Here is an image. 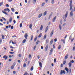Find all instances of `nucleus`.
<instances>
[{"label":"nucleus","instance_id":"obj_20","mask_svg":"<svg viewBox=\"0 0 75 75\" xmlns=\"http://www.w3.org/2000/svg\"><path fill=\"white\" fill-rule=\"evenodd\" d=\"M59 28L60 30H61V29H62V26H61V24L59 25Z\"/></svg>","mask_w":75,"mask_h":75},{"label":"nucleus","instance_id":"obj_15","mask_svg":"<svg viewBox=\"0 0 75 75\" xmlns=\"http://www.w3.org/2000/svg\"><path fill=\"white\" fill-rule=\"evenodd\" d=\"M9 23H11L12 21V18L11 17L10 18H9Z\"/></svg>","mask_w":75,"mask_h":75},{"label":"nucleus","instance_id":"obj_49","mask_svg":"<svg viewBox=\"0 0 75 75\" xmlns=\"http://www.w3.org/2000/svg\"><path fill=\"white\" fill-rule=\"evenodd\" d=\"M36 48V45H35L34 47H33V49H34V50H35V48Z\"/></svg>","mask_w":75,"mask_h":75},{"label":"nucleus","instance_id":"obj_6","mask_svg":"<svg viewBox=\"0 0 75 75\" xmlns=\"http://www.w3.org/2000/svg\"><path fill=\"white\" fill-rule=\"evenodd\" d=\"M68 11H67L65 15V18H67L68 16Z\"/></svg>","mask_w":75,"mask_h":75},{"label":"nucleus","instance_id":"obj_26","mask_svg":"<svg viewBox=\"0 0 75 75\" xmlns=\"http://www.w3.org/2000/svg\"><path fill=\"white\" fill-rule=\"evenodd\" d=\"M33 39V35H32L31 36V38H30V40L31 41Z\"/></svg>","mask_w":75,"mask_h":75},{"label":"nucleus","instance_id":"obj_41","mask_svg":"<svg viewBox=\"0 0 75 75\" xmlns=\"http://www.w3.org/2000/svg\"><path fill=\"white\" fill-rule=\"evenodd\" d=\"M66 63V61H64L63 62V65H65Z\"/></svg>","mask_w":75,"mask_h":75},{"label":"nucleus","instance_id":"obj_16","mask_svg":"<svg viewBox=\"0 0 75 75\" xmlns=\"http://www.w3.org/2000/svg\"><path fill=\"white\" fill-rule=\"evenodd\" d=\"M68 54H66V55L65 56V59H67V58H68Z\"/></svg>","mask_w":75,"mask_h":75},{"label":"nucleus","instance_id":"obj_32","mask_svg":"<svg viewBox=\"0 0 75 75\" xmlns=\"http://www.w3.org/2000/svg\"><path fill=\"white\" fill-rule=\"evenodd\" d=\"M11 10L13 12H14V8H11Z\"/></svg>","mask_w":75,"mask_h":75},{"label":"nucleus","instance_id":"obj_29","mask_svg":"<svg viewBox=\"0 0 75 75\" xmlns=\"http://www.w3.org/2000/svg\"><path fill=\"white\" fill-rule=\"evenodd\" d=\"M23 75H30V74H28L27 72H26Z\"/></svg>","mask_w":75,"mask_h":75},{"label":"nucleus","instance_id":"obj_59","mask_svg":"<svg viewBox=\"0 0 75 75\" xmlns=\"http://www.w3.org/2000/svg\"><path fill=\"white\" fill-rule=\"evenodd\" d=\"M10 47L11 48H12V49H13V48H14V47H13V46H10Z\"/></svg>","mask_w":75,"mask_h":75},{"label":"nucleus","instance_id":"obj_27","mask_svg":"<svg viewBox=\"0 0 75 75\" xmlns=\"http://www.w3.org/2000/svg\"><path fill=\"white\" fill-rule=\"evenodd\" d=\"M25 41H26V40L25 39H24L23 42H22L23 43H25Z\"/></svg>","mask_w":75,"mask_h":75},{"label":"nucleus","instance_id":"obj_19","mask_svg":"<svg viewBox=\"0 0 75 75\" xmlns=\"http://www.w3.org/2000/svg\"><path fill=\"white\" fill-rule=\"evenodd\" d=\"M47 37V35L45 34L43 37V40H45L46 38Z\"/></svg>","mask_w":75,"mask_h":75},{"label":"nucleus","instance_id":"obj_64","mask_svg":"<svg viewBox=\"0 0 75 75\" xmlns=\"http://www.w3.org/2000/svg\"><path fill=\"white\" fill-rule=\"evenodd\" d=\"M46 42L47 44V43H48V39H47L46 40Z\"/></svg>","mask_w":75,"mask_h":75},{"label":"nucleus","instance_id":"obj_28","mask_svg":"<svg viewBox=\"0 0 75 75\" xmlns=\"http://www.w3.org/2000/svg\"><path fill=\"white\" fill-rule=\"evenodd\" d=\"M61 45H60L58 47V50H60L61 49Z\"/></svg>","mask_w":75,"mask_h":75},{"label":"nucleus","instance_id":"obj_58","mask_svg":"<svg viewBox=\"0 0 75 75\" xmlns=\"http://www.w3.org/2000/svg\"><path fill=\"white\" fill-rule=\"evenodd\" d=\"M18 56L19 57H21V54H19Z\"/></svg>","mask_w":75,"mask_h":75},{"label":"nucleus","instance_id":"obj_44","mask_svg":"<svg viewBox=\"0 0 75 75\" xmlns=\"http://www.w3.org/2000/svg\"><path fill=\"white\" fill-rule=\"evenodd\" d=\"M10 54H14V52H9Z\"/></svg>","mask_w":75,"mask_h":75},{"label":"nucleus","instance_id":"obj_22","mask_svg":"<svg viewBox=\"0 0 75 75\" xmlns=\"http://www.w3.org/2000/svg\"><path fill=\"white\" fill-rule=\"evenodd\" d=\"M32 26H33V25H32V24H30L29 25V28H31V29Z\"/></svg>","mask_w":75,"mask_h":75},{"label":"nucleus","instance_id":"obj_8","mask_svg":"<svg viewBox=\"0 0 75 75\" xmlns=\"http://www.w3.org/2000/svg\"><path fill=\"white\" fill-rule=\"evenodd\" d=\"M65 69L66 71H67V73H69V69H68V68H67V67H66L65 68Z\"/></svg>","mask_w":75,"mask_h":75},{"label":"nucleus","instance_id":"obj_43","mask_svg":"<svg viewBox=\"0 0 75 75\" xmlns=\"http://www.w3.org/2000/svg\"><path fill=\"white\" fill-rule=\"evenodd\" d=\"M74 38L72 39H71V42H73V41H74Z\"/></svg>","mask_w":75,"mask_h":75},{"label":"nucleus","instance_id":"obj_21","mask_svg":"<svg viewBox=\"0 0 75 75\" xmlns=\"http://www.w3.org/2000/svg\"><path fill=\"white\" fill-rule=\"evenodd\" d=\"M42 28H43V26H42V25L40 28V30H42Z\"/></svg>","mask_w":75,"mask_h":75},{"label":"nucleus","instance_id":"obj_56","mask_svg":"<svg viewBox=\"0 0 75 75\" xmlns=\"http://www.w3.org/2000/svg\"><path fill=\"white\" fill-rule=\"evenodd\" d=\"M27 59H28L27 58H26L25 59V62H27Z\"/></svg>","mask_w":75,"mask_h":75},{"label":"nucleus","instance_id":"obj_7","mask_svg":"<svg viewBox=\"0 0 75 75\" xmlns=\"http://www.w3.org/2000/svg\"><path fill=\"white\" fill-rule=\"evenodd\" d=\"M39 66L40 68H42V63L40 62H39Z\"/></svg>","mask_w":75,"mask_h":75},{"label":"nucleus","instance_id":"obj_42","mask_svg":"<svg viewBox=\"0 0 75 75\" xmlns=\"http://www.w3.org/2000/svg\"><path fill=\"white\" fill-rule=\"evenodd\" d=\"M6 9L8 12H10V9H8V8H6Z\"/></svg>","mask_w":75,"mask_h":75},{"label":"nucleus","instance_id":"obj_47","mask_svg":"<svg viewBox=\"0 0 75 75\" xmlns=\"http://www.w3.org/2000/svg\"><path fill=\"white\" fill-rule=\"evenodd\" d=\"M65 39H64L63 40V43L64 44H65Z\"/></svg>","mask_w":75,"mask_h":75},{"label":"nucleus","instance_id":"obj_33","mask_svg":"<svg viewBox=\"0 0 75 75\" xmlns=\"http://www.w3.org/2000/svg\"><path fill=\"white\" fill-rule=\"evenodd\" d=\"M54 0H52L51 1V3H52V4H54Z\"/></svg>","mask_w":75,"mask_h":75},{"label":"nucleus","instance_id":"obj_53","mask_svg":"<svg viewBox=\"0 0 75 75\" xmlns=\"http://www.w3.org/2000/svg\"><path fill=\"white\" fill-rule=\"evenodd\" d=\"M54 63H55L56 62V59L55 58L54 59Z\"/></svg>","mask_w":75,"mask_h":75},{"label":"nucleus","instance_id":"obj_52","mask_svg":"<svg viewBox=\"0 0 75 75\" xmlns=\"http://www.w3.org/2000/svg\"><path fill=\"white\" fill-rule=\"evenodd\" d=\"M16 63L14 62L13 64V66H14H14H15V65H16Z\"/></svg>","mask_w":75,"mask_h":75},{"label":"nucleus","instance_id":"obj_61","mask_svg":"<svg viewBox=\"0 0 75 75\" xmlns=\"http://www.w3.org/2000/svg\"><path fill=\"white\" fill-rule=\"evenodd\" d=\"M13 74H15L16 73V72L15 71H13Z\"/></svg>","mask_w":75,"mask_h":75},{"label":"nucleus","instance_id":"obj_2","mask_svg":"<svg viewBox=\"0 0 75 75\" xmlns=\"http://www.w3.org/2000/svg\"><path fill=\"white\" fill-rule=\"evenodd\" d=\"M62 74H65V70H61L60 71V75H62Z\"/></svg>","mask_w":75,"mask_h":75},{"label":"nucleus","instance_id":"obj_34","mask_svg":"<svg viewBox=\"0 0 75 75\" xmlns=\"http://www.w3.org/2000/svg\"><path fill=\"white\" fill-rule=\"evenodd\" d=\"M3 2H1L0 3V7L3 5Z\"/></svg>","mask_w":75,"mask_h":75},{"label":"nucleus","instance_id":"obj_11","mask_svg":"<svg viewBox=\"0 0 75 75\" xmlns=\"http://www.w3.org/2000/svg\"><path fill=\"white\" fill-rule=\"evenodd\" d=\"M49 28V27H48V26H47L46 27L45 30V33H46L47 31L48 30Z\"/></svg>","mask_w":75,"mask_h":75},{"label":"nucleus","instance_id":"obj_54","mask_svg":"<svg viewBox=\"0 0 75 75\" xmlns=\"http://www.w3.org/2000/svg\"><path fill=\"white\" fill-rule=\"evenodd\" d=\"M44 4H45V3H42V6H44Z\"/></svg>","mask_w":75,"mask_h":75},{"label":"nucleus","instance_id":"obj_12","mask_svg":"<svg viewBox=\"0 0 75 75\" xmlns=\"http://www.w3.org/2000/svg\"><path fill=\"white\" fill-rule=\"evenodd\" d=\"M56 17H57V16H55V17L53 19L52 22H55V21L56 19Z\"/></svg>","mask_w":75,"mask_h":75},{"label":"nucleus","instance_id":"obj_30","mask_svg":"<svg viewBox=\"0 0 75 75\" xmlns=\"http://www.w3.org/2000/svg\"><path fill=\"white\" fill-rule=\"evenodd\" d=\"M14 66L13 65H12L11 67V68L12 69H14Z\"/></svg>","mask_w":75,"mask_h":75},{"label":"nucleus","instance_id":"obj_50","mask_svg":"<svg viewBox=\"0 0 75 75\" xmlns=\"http://www.w3.org/2000/svg\"><path fill=\"white\" fill-rule=\"evenodd\" d=\"M51 15H50L49 17V20H50V18H51Z\"/></svg>","mask_w":75,"mask_h":75},{"label":"nucleus","instance_id":"obj_24","mask_svg":"<svg viewBox=\"0 0 75 75\" xmlns=\"http://www.w3.org/2000/svg\"><path fill=\"white\" fill-rule=\"evenodd\" d=\"M41 36H42V33H41L39 35L38 37V38H40V37H41Z\"/></svg>","mask_w":75,"mask_h":75},{"label":"nucleus","instance_id":"obj_5","mask_svg":"<svg viewBox=\"0 0 75 75\" xmlns=\"http://www.w3.org/2000/svg\"><path fill=\"white\" fill-rule=\"evenodd\" d=\"M3 58H5V60H6L7 59V58H8V57L7 56H6V55H5L3 57Z\"/></svg>","mask_w":75,"mask_h":75},{"label":"nucleus","instance_id":"obj_39","mask_svg":"<svg viewBox=\"0 0 75 75\" xmlns=\"http://www.w3.org/2000/svg\"><path fill=\"white\" fill-rule=\"evenodd\" d=\"M40 42V41L38 40L36 43V45H37L38 44V42Z\"/></svg>","mask_w":75,"mask_h":75},{"label":"nucleus","instance_id":"obj_37","mask_svg":"<svg viewBox=\"0 0 75 75\" xmlns=\"http://www.w3.org/2000/svg\"><path fill=\"white\" fill-rule=\"evenodd\" d=\"M72 38V36L71 35H70V37H69V40H71V39Z\"/></svg>","mask_w":75,"mask_h":75},{"label":"nucleus","instance_id":"obj_45","mask_svg":"<svg viewBox=\"0 0 75 75\" xmlns=\"http://www.w3.org/2000/svg\"><path fill=\"white\" fill-rule=\"evenodd\" d=\"M37 37L35 38L34 39V41H36V40H37Z\"/></svg>","mask_w":75,"mask_h":75},{"label":"nucleus","instance_id":"obj_55","mask_svg":"<svg viewBox=\"0 0 75 75\" xmlns=\"http://www.w3.org/2000/svg\"><path fill=\"white\" fill-rule=\"evenodd\" d=\"M13 28H14V27H13V26H12L11 27V30H13Z\"/></svg>","mask_w":75,"mask_h":75},{"label":"nucleus","instance_id":"obj_10","mask_svg":"<svg viewBox=\"0 0 75 75\" xmlns=\"http://www.w3.org/2000/svg\"><path fill=\"white\" fill-rule=\"evenodd\" d=\"M53 41H54V39H52L50 41V45H51V44H52V43H53Z\"/></svg>","mask_w":75,"mask_h":75},{"label":"nucleus","instance_id":"obj_13","mask_svg":"<svg viewBox=\"0 0 75 75\" xmlns=\"http://www.w3.org/2000/svg\"><path fill=\"white\" fill-rule=\"evenodd\" d=\"M48 45H47L46 47L45 48V51H47V49H48Z\"/></svg>","mask_w":75,"mask_h":75},{"label":"nucleus","instance_id":"obj_31","mask_svg":"<svg viewBox=\"0 0 75 75\" xmlns=\"http://www.w3.org/2000/svg\"><path fill=\"white\" fill-rule=\"evenodd\" d=\"M34 69V67L33 66H32L31 68L30 69V71H33Z\"/></svg>","mask_w":75,"mask_h":75},{"label":"nucleus","instance_id":"obj_40","mask_svg":"<svg viewBox=\"0 0 75 75\" xmlns=\"http://www.w3.org/2000/svg\"><path fill=\"white\" fill-rule=\"evenodd\" d=\"M37 0H33V3L35 4L36 3V1Z\"/></svg>","mask_w":75,"mask_h":75},{"label":"nucleus","instance_id":"obj_57","mask_svg":"<svg viewBox=\"0 0 75 75\" xmlns=\"http://www.w3.org/2000/svg\"><path fill=\"white\" fill-rule=\"evenodd\" d=\"M31 54H29V58H31Z\"/></svg>","mask_w":75,"mask_h":75},{"label":"nucleus","instance_id":"obj_48","mask_svg":"<svg viewBox=\"0 0 75 75\" xmlns=\"http://www.w3.org/2000/svg\"><path fill=\"white\" fill-rule=\"evenodd\" d=\"M57 41V38H55L54 39V42H56Z\"/></svg>","mask_w":75,"mask_h":75},{"label":"nucleus","instance_id":"obj_60","mask_svg":"<svg viewBox=\"0 0 75 75\" xmlns=\"http://www.w3.org/2000/svg\"><path fill=\"white\" fill-rule=\"evenodd\" d=\"M6 7H9V5H8V4H6Z\"/></svg>","mask_w":75,"mask_h":75},{"label":"nucleus","instance_id":"obj_1","mask_svg":"<svg viewBox=\"0 0 75 75\" xmlns=\"http://www.w3.org/2000/svg\"><path fill=\"white\" fill-rule=\"evenodd\" d=\"M72 0H71L70 1V2L69 3V6L70 7L69 8L70 11H71L70 13V17H72L73 16V11H74V10L72 8L73 7V5H72Z\"/></svg>","mask_w":75,"mask_h":75},{"label":"nucleus","instance_id":"obj_9","mask_svg":"<svg viewBox=\"0 0 75 75\" xmlns=\"http://www.w3.org/2000/svg\"><path fill=\"white\" fill-rule=\"evenodd\" d=\"M53 51V48H52L51 50L50 51V55H51V54H52V52Z\"/></svg>","mask_w":75,"mask_h":75},{"label":"nucleus","instance_id":"obj_25","mask_svg":"<svg viewBox=\"0 0 75 75\" xmlns=\"http://www.w3.org/2000/svg\"><path fill=\"white\" fill-rule=\"evenodd\" d=\"M2 38L3 40H4V35L2 34L1 35Z\"/></svg>","mask_w":75,"mask_h":75},{"label":"nucleus","instance_id":"obj_14","mask_svg":"<svg viewBox=\"0 0 75 75\" xmlns=\"http://www.w3.org/2000/svg\"><path fill=\"white\" fill-rule=\"evenodd\" d=\"M2 12L3 13H4V14H6V15H8V14H7V13H6V12L5 11H2Z\"/></svg>","mask_w":75,"mask_h":75},{"label":"nucleus","instance_id":"obj_3","mask_svg":"<svg viewBox=\"0 0 75 75\" xmlns=\"http://www.w3.org/2000/svg\"><path fill=\"white\" fill-rule=\"evenodd\" d=\"M53 34H54V30H52V32H51V33L50 35V37H52V35H53Z\"/></svg>","mask_w":75,"mask_h":75},{"label":"nucleus","instance_id":"obj_46","mask_svg":"<svg viewBox=\"0 0 75 75\" xmlns=\"http://www.w3.org/2000/svg\"><path fill=\"white\" fill-rule=\"evenodd\" d=\"M20 27L21 28V27H22V23H21L20 25Z\"/></svg>","mask_w":75,"mask_h":75},{"label":"nucleus","instance_id":"obj_36","mask_svg":"<svg viewBox=\"0 0 75 75\" xmlns=\"http://www.w3.org/2000/svg\"><path fill=\"white\" fill-rule=\"evenodd\" d=\"M2 18H3V20H4V21H6V19L5 18H4L3 17H2Z\"/></svg>","mask_w":75,"mask_h":75},{"label":"nucleus","instance_id":"obj_38","mask_svg":"<svg viewBox=\"0 0 75 75\" xmlns=\"http://www.w3.org/2000/svg\"><path fill=\"white\" fill-rule=\"evenodd\" d=\"M73 51H75V47L74 46L73 47Z\"/></svg>","mask_w":75,"mask_h":75},{"label":"nucleus","instance_id":"obj_18","mask_svg":"<svg viewBox=\"0 0 75 75\" xmlns=\"http://www.w3.org/2000/svg\"><path fill=\"white\" fill-rule=\"evenodd\" d=\"M42 13H41L38 16V18H40L41 17V16H42Z\"/></svg>","mask_w":75,"mask_h":75},{"label":"nucleus","instance_id":"obj_62","mask_svg":"<svg viewBox=\"0 0 75 75\" xmlns=\"http://www.w3.org/2000/svg\"><path fill=\"white\" fill-rule=\"evenodd\" d=\"M13 22V23H14V24H15V23H16V20H14Z\"/></svg>","mask_w":75,"mask_h":75},{"label":"nucleus","instance_id":"obj_63","mask_svg":"<svg viewBox=\"0 0 75 75\" xmlns=\"http://www.w3.org/2000/svg\"><path fill=\"white\" fill-rule=\"evenodd\" d=\"M71 69H69V73H71Z\"/></svg>","mask_w":75,"mask_h":75},{"label":"nucleus","instance_id":"obj_4","mask_svg":"<svg viewBox=\"0 0 75 75\" xmlns=\"http://www.w3.org/2000/svg\"><path fill=\"white\" fill-rule=\"evenodd\" d=\"M24 37L25 39H27V37H28V35L27 34V33H25L24 35Z\"/></svg>","mask_w":75,"mask_h":75},{"label":"nucleus","instance_id":"obj_23","mask_svg":"<svg viewBox=\"0 0 75 75\" xmlns=\"http://www.w3.org/2000/svg\"><path fill=\"white\" fill-rule=\"evenodd\" d=\"M47 11H45L43 13L44 16H45V15L47 14Z\"/></svg>","mask_w":75,"mask_h":75},{"label":"nucleus","instance_id":"obj_51","mask_svg":"<svg viewBox=\"0 0 75 75\" xmlns=\"http://www.w3.org/2000/svg\"><path fill=\"white\" fill-rule=\"evenodd\" d=\"M61 68H62V67H63V64H61V66H60Z\"/></svg>","mask_w":75,"mask_h":75},{"label":"nucleus","instance_id":"obj_17","mask_svg":"<svg viewBox=\"0 0 75 75\" xmlns=\"http://www.w3.org/2000/svg\"><path fill=\"white\" fill-rule=\"evenodd\" d=\"M68 65L69 67H71V65H72V63H71V62L69 63Z\"/></svg>","mask_w":75,"mask_h":75},{"label":"nucleus","instance_id":"obj_35","mask_svg":"<svg viewBox=\"0 0 75 75\" xmlns=\"http://www.w3.org/2000/svg\"><path fill=\"white\" fill-rule=\"evenodd\" d=\"M23 67H24L25 68L26 67V64L24 63L23 64Z\"/></svg>","mask_w":75,"mask_h":75}]
</instances>
